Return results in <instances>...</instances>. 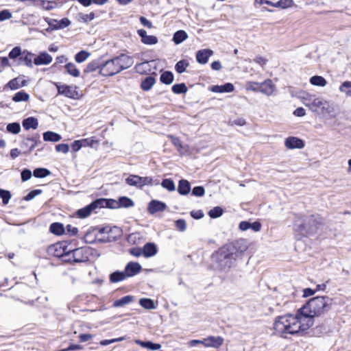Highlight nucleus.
Returning a JSON list of instances; mask_svg holds the SVG:
<instances>
[{"label":"nucleus","mask_w":351,"mask_h":351,"mask_svg":"<svg viewBox=\"0 0 351 351\" xmlns=\"http://www.w3.org/2000/svg\"><path fill=\"white\" fill-rule=\"evenodd\" d=\"M79 21L84 23H88L95 19V13L90 12L89 14L80 13L78 14Z\"/></svg>","instance_id":"obj_52"},{"label":"nucleus","mask_w":351,"mask_h":351,"mask_svg":"<svg viewBox=\"0 0 351 351\" xmlns=\"http://www.w3.org/2000/svg\"><path fill=\"white\" fill-rule=\"evenodd\" d=\"M223 209L219 206H216L210 210L208 212V215L211 218H217L222 215L223 214Z\"/></svg>","instance_id":"obj_49"},{"label":"nucleus","mask_w":351,"mask_h":351,"mask_svg":"<svg viewBox=\"0 0 351 351\" xmlns=\"http://www.w3.org/2000/svg\"><path fill=\"white\" fill-rule=\"evenodd\" d=\"M191 191V184L186 180H181L179 182L178 191L180 195H186Z\"/></svg>","instance_id":"obj_26"},{"label":"nucleus","mask_w":351,"mask_h":351,"mask_svg":"<svg viewBox=\"0 0 351 351\" xmlns=\"http://www.w3.org/2000/svg\"><path fill=\"white\" fill-rule=\"evenodd\" d=\"M239 228L242 231H245L249 229H252L254 232H258L261 230V223L258 221L250 223L247 221H243L240 222V223L239 225Z\"/></svg>","instance_id":"obj_19"},{"label":"nucleus","mask_w":351,"mask_h":351,"mask_svg":"<svg viewBox=\"0 0 351 351\" xmlns=\"http://www.w3.org/2000/svg\"><path fill=\"white\" fill-rule=\"evenodd\" d=\"M161 186L169 191H173L176 190L174 182L171 179H164L161 182Z\"/></svg>","instance_id":"obj_48"},{"label":"nucleus","mask_w":351,"mask_h":351,"mask_svg":"<svg viewBox=\"0 0 351 351\" xmlns=\"http://www.w3.org/2000/svg\"><path fill=\"white\" fill-rule=\"evenodd\" d=\"M50 231L56 235H61L64 232V228L62 223H53L50 226Z\"/></svg>","instance_id":"obj_34"},{"label":"nucleus","mask_w":351,"mask_h":351,"mask_svg":"<svg viewBox=\"0 0 351 351\" xmlns=\"http://www.w3.org/2000/svg\"><path fill=\"white\" fill-rule=\"evenodd\" d=\"M90 53L87 51H80L75 56V60L78 63L84 62L90 56Z\"/></svg>","instance_id":"obj_44"},{"label":"nucleus","mask_w":351,"mask_h":351,"mask_svg":"<svg viewBox=\"0 0 351 351\" xmlns=\"http://www.w3.org/2000/svg\"><path fill=\"white\" fill-rule=\"evenodd\" d=\"M21 55V49L20 47H14L9 53V58L10 59H15Z\"/></svg>","instance_id":"obj_54"},{"label":"nucleus","mask_w":351,"mask_h":351,"mask_svg":"<svg viewBox=\"0 0 351 351\" xmlns=\"http://www.w3.org/2000/svg\"><path fill=\"white\" fill-rule=\"evenodd\" d=\"M42 193V190L40 189H35L30 191L25 197L24 199L25 201H30L33 199L36 196Z\"/></svg>","instance_id":"obj_55"},{"label":"nucleus","mask_w":351,"mask_h":351,"mask_svg":"<svg viewBox=\"0 0 351 351\" xmlns=\"http://www.w3.org/2000/svg\"><path fill=\"white\" fill-rule=\"evenodd\" d=\"M160 81L165 84H171L173 81V75L171 71H165L160 75Z\"/></svg>","instance_id":"obj_36"},{"label":"nucleus","mask_w":351,"mask_h":351,"mask_svg":"<svg viewBox=\"0 0 351 351\" xmlns=\"http://www.w3.org/2000/svg\"><path fill=\"white\" fill-rule=\"evenodd\" d=\"M121 71L130 68L134 64L133 58L125 54H121L114 58Z\"/></svg>","instance_id":"obj_10"},{"label":"nucleus","mask_w":351,"mask_h":351,"mask_svg":"<svg viewBox=\"0 0 351 351\" xmlns=\"http://www.w3.org/2000/svg\"><path fill=\"white\" fill-rule=\"evenodd\" d=\"M213 51L209 49H201L196 53V60L198 63L205 64L208 62V58L212 56Z\"/></svg>","instance_id":"obj_15"},{"label":"nucleus","mask_w":351,"mask_h":351,"mask_svg":"<svg viewBox=\"0 0 351 351\" xmlns=\"http://www.w3.org/2000/svg\"><path fill=\"white\" fill-rule=\"evenodd\" d=\"M247 90L254 92H259L260 83L255 82H247L245 85Z\"/></svg>","instance_id":"obj_53"},{"label":"nucleus","mask_w":351,"mask_h":351,"mask_svg":"<svg viewBox=\"0 0 351 351\" xmlns=\"http://www.w3.org/2000/svg\"><path fill=\"white\" fill-rule=\"evenodd\" d=\"M275 90V85L269 79L266 80L265 82L260 83L259 92L270 96Z\"/></svg>","instance_id":"obj_17"},{"label":"nucleus","mask_w":351,"mask_h":351,"mask_svg":"<svg viewBox=\"0 0 351 351\" xmlns=\"http://www.w3.org/2000/svg\"><path fill=\"white\" fill-rule=\"evenodd\" d=\"M234 85L231 83H226L223 85H215L211 87V91L214 93H231L234 90Z\"/></svg>","instance_id":"obj_22"},{"label":"nucleus","mask_w":351,"mask_h":351,"mask_svg":"<svg viewBox=\"0 0 351 351\" xmlns=\"http://www.w3.org/2000/svg\"><path fill=\"white\" fill-rule=\"evenodd\" d=\"M132 300H133V297L132 296H131V295H126V296H124V297L121 298L119 300H116L114 302L113 306L114 307L123 306H125L126 304H130L131 302H132Z\"/></svg>","instance_id":"obj_35"},{"label":"nucleus","mask_w":351,"mask_h":351,"mask_svg":"<svg viewBox=\"0 0 351 351\" xmlns=\"http://www.w3.org/2000/svg\"><path fill=\"white\" fill-rule=\"evenodd\" d=\"M141 270V266L139 263L130 262L126 265L124 271L128 277H131L139 273Z\"/></svg>","instance_id":"obj_20"},{"label":"nucleus","mask_w":351,"mask_h":351,"mask_svg":"<svg viewBox=\"0 0 351 351\" xmlns=\"http://www.w3.org/2000/svg\"><path fill=\"white\" fill-rule=\"evenodd\" d=\"M232 257L235 260L241 258L243 253L247 250L248 244L246 239H239L223 246Z\"/></svg>","instance_id":"obj_2"},{"label":"nucleus","mask_w":351,"mask_h":351,"mask_svg":"<svg viewBox=\"0 0 351 351\" xmlns=\"http://www.w3.org/2000/svg\"><path fill=\"white\" fill-rule=\"evenodd\" d=\"M52 61V57L47 53H40L34 60V63L36 65H45L49 64Z\"/></svg>","instance_id":"obj_21"},{"label":"nucleus","mask_w":351,"mask_h":351,"mask_svg":"<svg viewBox=\"0 0 351 351\" xmlns=\"http://www.w3.org/2000/svg\"><path fill=\"white\" fill-rule=\"evenodd\" d=\"M318 216L311 215L304 219V223H298V221L295 222V226H301V230L306 234H313L316 232L318 225L320 223Z\"/></svg>","instance_id":"obj_4"},{"label":"nucleus","mask_w":351,"mask_h":351,"mask_svg":"<svg viewBox=\"0 0 351 351\" xmlns=\"http://www.w3.org/2000/svg\"><path fill=\"white\" fill-rule=\"evenodd\" d=\"M189 65V63L187 60H181L176 63L175 69L178 73H182L186 71Z\"/></svg>","instance_id":"obj_41"},{"label":"nucleus","mask_w":351,"mask_h":351,"mask_svg":"<svg viewBox=\"0 0 351 351\" xmlns=\"http://www.w3.org/2000/svg\"><path fill=\"white\" fill-rule=\"evenodd\" d=\"M130 253L136 257H139L141 255H143V249L139 247H132L130 250Z\"/></svg>","instance_id":"obj_63"},{"label":"nucleus","mask_w":351,"mask_h":351,"mask_svg":"<svg viewBox=\"0 0 351 351\" xmlns=\"http://www.w3.org/2000/svg\"><path fill=\"white\" fill-rule=\"evenodd\" d=\"M156 80L154 77L148 76L146 77L144 80L141 82V88L143 90H149L154 84Z\"/></svg>","instance_id":"obj_32"},{"label":"nucleus","mask_w":351,"mask_h":351,"mask_svg":"<svg viewBox=\"0 0 351 351\" xmlns=\"http://www.w3.org/2000/svg\"><path fill=\"white\" fill-rule=\"evenodd\" d=\"M0 197L2 199L3 204L6 205L11 198V193L9 191L0 189Z\"/></svg>","instance_id":"obj_51"},{"label":"nucleus","mask_w":351,"mask_h":351,"mask_svg":"<svg viewBox=\"0 0 351 351\" xmlns=\"http://www.w3.org/2000/svg\"><path fill=\"white\" fill-rule=\"evenodd\" d=\"M223 341L224 340L221 337L209 336L204 339V346L207 348H218L223 343Z\"/></svg>","instance_id":"obj_13"},{"label":"nucleus","mask_w":351,"mask_h":351,"mask_svg":"<svg viewBox=\"0 0 351 351\" xmlns=\"http://www.w3.org/2000/svg\"><path fill=\"white\" fill-rule=\"evenodd\" d=\"M119 206L124 208H130L134 206L133 201L128 197H121L119 199Z\"/></svg>","instance_id":"obj_46"},{"label":"nucleus","mask_w":351,"mask_h":351,"mask_svg":"<svg viewBox=\"0 0 351 351\" xmlns=\"http://www.w3.org/2000/svg\"><path fill=\"white\" fill-rule=\"evenodd\" d=\"M311 108L315 112H321L323 114H330L333 111L331 105L323 98H315L311 104Z\"/></svg>","instance_id":"obj_7"},{"label":"nucleus","mask_w":351,"mask_h":351,"mask_svg":"<svg viewBox=\"0 0 351 351\" xmlns=\"http://www.w3.org/2000/svg\"><path fill=\"white\" fill-rule=\"evenodd\" d=\"M47 23L52 29H64L71 24V21L67 18L62 19L60 21L56 19H49Z\"/></svg>","instance_id":"obj_16"},{"label":"nucleus","mask_w":351,"mask_h":351,"mask_svg":"<svg viewBox=\"0 0 351 351\" xmlns=\"http://www.w3.org/2000/svg\"><path fill=\"white\" fill-rule=\"evenodd\" d=\"M33 174L36 178H41L48 176L51 172L45 168H37L34 171Z\"/></svg>","instance_id":"obj_47"},{"label":"nucleus","mask_w":351,"mask_h":351,"mask_svg":"<svg viewBox=\"0 0 351 351\" xmlns=\"http://www.w3.org/2000/svg\"><path fill=\"white\" fill-rule=\"evenodd\" d=\"M64 68L66 70V72L73 76V77H78L80 75V71L79 70L76 68V66L72 63V62H69V63H67L65 66H64Z\"/></svg>","instance_id":"obj_37"},{"label":"nucleus","mask_w":351,"mask_h":351,"mask_svg":"<svg viewBox=\"0 0 351 351\" xmlns=\"http://www.w3.org/2000/svg\"><path fill=\"white\" fill-rule=\"evenodd\" d=\"M29 99V95L25 91L17 92L13 97L12 100L14 102L27 101Z\"/></svg>","instance_id":"obj_33"},{"label":"nucleus","mask_w":351,"mask_h":351,"mask_svg":"<svg viewBox=\"0 0 351 351\" xmlns=\"http://www.w3.org/2000/svg\"><path fill=\"white\" fill-rule=\"evenodd\" d=\"M143 256L145 257H151L157 253L156 245L153 243H147L143 247Z\"/></svg>","instance_id":"obj_25"},{"label":"nucleus","mask_w":351,"mask_h":351,"mask_svg":"<svg viewBox=\"0 0 351 351\" xmlns=\"http://www.w3.org/2000/svg\"><path fill=\"white\" fill-rule=\"evenodd\" d=\"M82 145L83 147H90L96 148L99 146V142L96 140L94 137L81 139Z\"/></svg>","instance_id":"obj_31"},{"label":"nucleus","mask_w":351,"mask_h":351,"mask_svg":"<svg viewBox=\"0 0 351 351\" xmlns=\"http://www.w3.org/2000/svg\"><path fill=\"white\" fill-rule=\"evenodd\" d=\"M48 252L53 256L62 258L66 252V246L63 243H56L49 247Z\"/></svg>","instance_id":"obj_11"},{"label":"nucleus","mask_w":351,"mask_h":351,"mask_svg":"<svg viewBox=\"0 0 351 351\" xmlns=\"http://www.w3.org/2000/svg\"><path fill=\"white\" fill-rule=\"evenodd\" d=\"M188 38L187 33L184 30H178L176 32L173 36V41L175 44L179 45Z\"/></svg>","instance_id":"obj_28"},{"label":"nucleus","mask_w":351,"mask_h":351,"mask_svg":"<svg viewBox=\"0 0 351 351\" xmlns=\"http://www.w3.org/2000/svg\"><path fill=\"white\" fill-rule=\"evenodd\" d=\"M121 71V67H119L117 62L114 58L102 64L99 73L104 76H112Z\"/></svg>","instance_id":"obj_6"},{"label":"nucleus","mask_w":351,"mask_h":351,"mask_svg":"<svg viewBox=\"0 0 351 351\" xmlns=\"http://www.w3.org/2000/svg\"><path fill=\"white\" fill-rule=\"evenodd\" d=\"M310 82L313 85L319 86H324L327 84V82L325 80V78L319 75H315L311 77Z\"/></svg>","instance_id":"obj_39"},{"label":"nucleus","mask_w":351,"mask_h":351,"mask_svg":"<svg viewBox=\"0 0 351 351\" xmlns=\"http://www.w3.org/2000/svg\"><path fill=\"white\" fill-rule=\"evenodd\" d=\"M205 193V190L203 186H195L192 190V195L197 197H202Z\"/></svg>","instance_id":"obj_57"},{"label":"nucleus","mask_w":351,"mask_h":351,"mask_svg":"<svg viewBox=\"0 0 351 351\" xmlns=\"http://www.w3.org/2000/svg\"><path fill=\"white\" fill-rule=\"evenodd\" d=\"M23 126L25 130L36 129L38 125L37 119L34 117H28L23 121Z\"/></svg>","instance_id":"obj_27"},{"label":"nucleus","mask_w":351,"mask_h":351,"mask_svg":"<svg viewBox=\"0 0 351 351\" xmlns=\"http://www.w3.org/2000/svg\"><path fill=\"white\" fill-rule=\"evenodd\" d=\"M32 177V172L29 169H23L21 172V180L23 182L27 181Z\"/></svg>","instance_id":"obj_62"},{"label":"nucleus","mask_w":351,"mask_h":351,"mask_svg":"<svg viewBox=\"0 0 351 351\" xmlns=\"http://www.w3.org/2000/svg\"><path fill=\"white\" fill-rule=\"evenodd\" d=\"M285 145L287 148L293 149H302L304 147L303 141L297 137H288L285 142Z\"/></svg>","instance_id":"obj_14"},{"label":"nucleus","mask_w":351,"mask_h":351,"mask_svg":"<svg viewBox=\"0 0 351 351\" xmlns=\"http://www.w3.org/2000/svg\"><path fill=\"white\" fill-rule=\"evenodd\" d=\"M331 304L332 300L328 296L313 298L298 309L295 315L287 314L277 317L274 329L280 335L306 331L313 325L314 317L329 311Z\"/></svg>","instance_id":"obj_1"},{"label":"nucleus","mask_w":351,"mask_h":351,"mask_svg":"<svg viewBox=\"0 0 351 351\" xmlns=\"http://www.w3.org/2000/svg\"><path fill=\"white\" fill-rule=\"evenodd\" d=\"M12 18V13L8 10H3L0 12V21H3Z\"/></svg>","instance_id":"obj_60"},{"label":"nucleus","mask_w":351,"mask_h":351,"mask_svg":"<svg viewBox=\"0 0 351 351\" xmlns=\"http://www.w3.org/2000/svg\"><path fill=\"white\" fill-rule=\"evenodd\" d=\"M102 64H100L98 60H93L90 62L84 69L85 73H91L95 71L97 69H101Z\"/></svg>","instance_id":"obj_40"},{"label":"nucleus","mask_w":351,"mask_h":351,"mask_svg":"<svg viewBox=\"0 0 351 351\" xmlns=\"http://www.w3.org/2000/svg\"><path fill=\"white\" fill-rule=\"evenodd\" d=\"M105 206L112 207L108 204V201L105 199H99L92 202L86 207L79 209L77 215L80 218H85L90 215L92 211L97 208H103Z\"/></svg>","instance_id":"obj_5"},{"label":"nucleus","mask_w":351,"mask_h":351,"mask_svg":"<svg viewBox=\"0 0 351 351\" xmlns=\"http://www.w3.org/2000/svg\"><path fill=\"white\" fill-rule=\"evenodd\" d=\"M25 80H21L20 78L16 77L11 80L8 84H6L5 88H9L11 90H16L21 87L25 86Z\"/></svg>","instance_id":"obj_24"},{"label":"nucleus","mask_w":351,"mask_h":351,"mask_svg":"<svg viewBox=\"0 0 351 351\" xmlns=\"http://www.w3.org/2000/svg\"><path fill=\"white\" fill-rule=\"evenodd\" d=\"M215 259L217 267L220 270L229 269L236 261L223 246L216 252Z\"/></svg>","instance_id":"obj_3"},{"label":"nucleus","mask_w":351,"mask_h":351,"mask_svg":"<svg viewBox=\"0 0 351 351\" xmlns=\"http://www.w3.org/2000/svg\"><path fill=\"white\" fill-rule=\"evenodd\" d=\"M62 138L61 136L56 132L48 131L43 134V139L45 141L58 142Z\"/></svg>","instance_id":"obj_29"},{"label":"nucleus","mask_w":351,"mask_h":351,"mask_svg":"<svg viewBox=\"0 0 351 351\" xmlns=\"http://www.w3.org/2000/svg\"><path fill=\"white\" fill-rule=\"evenodd\" d=\"M172 91L176 94L186 93L188 88L184 83L174 84L171 88Z\"/></svg>","instance_id":"obj_42"},{"label":"nucleus","mask_w":351,"mask_h":351,"mask_svg":"<svg viewBox=\"0 0 351 351\" xmlns=\"http://www.w3.org/2000/svg\"><path fill=\"white\" fill-rule=\"evenodd\" d=\"M58 90L60 94L64 95L67 97L72 99H77L79 97L76 86L62 85L58 86Z\"/></svg>","instance_id":"obj_9"},{"label":"nucleus","mask_w":351,"mask_h":351,"mask_svg":"<svg viewBox=\"0 0 351 351\" xmlns=\"http://www.w3.org/2000/svg\"><path fill=\"white\" fill-rule=\"evenodd\" d=\"M176 227L180 231H184L186 228V223L184 219H178L176 221Z\"/></svg>","instance_id":"obj_61"},{"label":"nucleus","mask_w":351,"mask_h":351,"mask_svg":"<svg viewBox=\"0 0 351 351\" xmlns=\"http://www.w3.org/2000/svg\"><path fill=\"white\" fill-rule=\"evenodd\" d=\"M154 63V60L145 61L139 64H137L135 66L136 71L138 73L143 74L151 71L152 64Z\"/></svg>","instance_id":"obj_23"},{"label":"nucleus","mask_w":351,"mask_h":351,"mask_svg":"<svg viewBox=\"0 0 351 351\" xmlns=\"http://www.w3.org/2000/svg\"><path fill=\"white\" fill-rule=\"evenodd\" d=\"M143 43L145 45H155L158 43V38L155 36H147L143 40Z\"/></svg>","instance_id":"obj_56"},{"label":"nucleus","mask_w":351,"mask_h":351,"mask_svg":"<svg viewBox=\"0 0 351 351\" xmlns=\"http://www.w3.org/2000/svg\"><path fill=\"white\" fill-rule=\"evenodd\" d=\"M128 278L125 271H114L110 276V280L112 282H118Z\"/></svg>","instance_id":"obj_30"},{"label":"nucleus","mask_w":351,"mask_h":351,"mask_svg":"<svg viewBox=\"0 0 351 351\" xmlns=\"http://www.w3.org/2000/svg\"><path fill=\"white\" fill-rule=\"evenodd\" d=\"M125 339V337H121L119 338L116 339H105L100 341V345L101 346H108L110 343H115V342H119Z\"/></svg>","instance_id":"obj_58"},{"label":"nucleus","mask_w":351,"mask_h":351,"mask_svg":"<svg viewBox=\"0 0 351 351\" xmlns=\"http://www.w3.org/2000/svg\"><path fill=\"white\" fill-rule=\"evenodd\" d=\"M141 239V235L139 232H134L130 234L127 238V241L129 243L135 245L139 243Z\"/></svg>","instance_id":"obj_45"},{"label":"nucleus","mask_w":351,"mask_h":351,"mask_svg":"<svg viewBox=\"0 0 351 351\" xmlns=\"http://www.w3.org/2000/svg\"><path fill=\"white\" fill-rule=\"evenodd\" d=\"M340 92L345 93L346 96L351 97V82L346 81L339 87Z\"/></svg>","instance_id":"obj_43"},{"label":"nucleus","mask_w":351,"mask_h":351,"mask_svg":"<svg viewBox=\"0 0 351 351\" xmlns=\"http://www.w3.org/2000/svg\"><path fill=\"white\" fill-rule=\"evenodd\" d=\"M167 209V205L158 200H152L147 207L148 212L153 215L158 212H163Z\"/></svg>","instance_id":"obj_12"},{"label":"nucleus","mask_w":351,"mask_h":351,"mask_svg":"<svg viewBox=\"0 0 351 351\" xmlns=\"http://www.w3.org/2000/svg\"><path fill=\"white\" fill-rule=\"evenodd\" d=\"M56 150L58 152L66 154L69 150V146L64 143L58 144L56 146Z\"/></svg>","instance_id":"obj_59"},{"label":"nucleus","mask_w":351,"mask_h":351,"mask_svg":"<svg viewBox=\"0 0 351 351\" xmlns=\"http://www.w3.org/2000/svg\"><path fill=\"white\" fill-rule=\"evenodd\" d=\"M139 304L145 309L151 310L156 308L154 301L149 298H141L139 300Z\"/></svg>","instance_id":"obj_38"},{"label":"nucleus","mask_w":351,"mask_h":351,"mask_svg":"<svg viewBox=\"0 0 351 351\" xmlns=\"http://www.w3.org/2000/svg\"><path fill=\"white\" fill-rule=\"evenodd\" d=\"M293 3L292 0H280L278 2V6L282 8H287L291 7Z\"/></svg>","instance_id":"obj_64"},{"label":"nucleus","mask_w":351,"mask_h":351,"mask_svg":"<svg viewBox=\"0 0 351 351\" xmlns=\"http://www.w3.org/2000/svg\"><path fill=\"white\" fill-rule=\"evenodd\" d=\"M71 252L72 253L71 256L74 263H84L88 261V256L82 248L71 250Z\"/></svg>","instance_id":"obj_18"},{"label":"nucleus","mask_w":351,"mask_h":351,"mask_svg":"<svg viewBox=\"0 0 351 351\" xmlns=\"http://www.w3.org/2000/svg\"><path fill=\"white\" fill-rule=\"evenodd\" d=\"M125 182L130 186H134L138 188H143L146 185L152 184V178L150 177H141L136 175H130L125 180Z\"/></svg>","instance_id":"obj_8"},{"label":"nucleus","mask_w":351,"mask_h":351,"mask_svg":"<svg viewBox=\"0 0 351 351\" xmlns=\"http://www.w3.org/2000/svg\"><path fill=\"white\" fill-rule=\"evenodd\" d=\"M7 130L12 134H18L21 131V126L19 123H12L7 125Z\"/></svg>","instance_id":"obj_50"}]
</instances>
